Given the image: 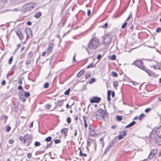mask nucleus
I'll use <instances>...</instances> for the list:
<instances>
[{
  "label": "nucleus",
  "mask_w": 161,
  "mask_h": 161,
  "mask_svg": "<svg viewBox=\"0 0 161 161\" xmlns=\"http://www.w3.org/2000/svg\"><path fill=\"white\" fill-rule=\"evenodd\" d=\"M52 144V142H51L49 143H47V146L46 148L47 149L48 148L51 147Z\"/></svg>",
  "instance_id": "473e14b6"
},
{
  "label": "nucleus",
  "mask_w": 161,
  "mask_h": 161,
  "mask_svg": "<svg viewBox=\"0 0 161 161\" xmlns=\"http://www.w3.org/2000/svg\"><path fill=\"white\" fill-rule=\"evenodd\" d=\"M113 38V36L110 34L105 35L103 36V42L104 44L105 45H107L109 44Z\"/></svg>",
  "instance_id": "20e7f679"
},
{
  "label": "nucleus",
  "mask_w": 161,
  "mask_h": 161,
  "mask_svg": "<svg viewBox=\"0 0 161 161\" xmlns=\"http://www.w3.org/2000/svg\"><path fill=\"white\" fill-rule=\"evenodd\" d=\"M112 91H108L107 93V100L108 101H111L110 96L111 94Z\"/></svg>",
  "instance_id": "aec40b11"
},
{
  "label": "nucleus",
  "mask_w": 161,
  "mask_h": 161,
  "mask_svg": "<svg viewBox=\"0 0 161 161\" xmlns=\"http://www.w3.org/2000/svg\"><path fill=\"white\" fill-rule=\"evenodd\" d=\"M54 40L53 39L49 43V46L53 48V46H54Z\"/></svg>",
  "instance_id": "5701e85b"
},
{
  "label": "nucleus",
  "mask_w": 161,
  "mask_h": 161,
  "mask_svg": "<svg viewBox=\"0 0 161 161\" xmlns=\"http://www.w3.org/2000/svg\"><path fill=\"white\" fill-rule=\"evenodd\" d=\"M144 116H145L144 114H142L139 116L138 118V119L139 120H141L143 119V118L144 117Z\"/></svg>",
  "instance_id": "7c9ffc66"
},
{
  "label": "nucleus",
  "mask_w": 161,
  "mask_h": 161,
  "mask_svg": "<svg viewBox=\"0 0 161 161\" xmlns=\"http://www.w3.org/2000/svg\"><path fill=\"white\" fill-rule=\"evenodd\" d=\"M19 10V9L18 8H14V9L11 10V11H18Z\"/></svg>",
  "instance_id": "680f3d73"
},
{
  "label": "nucleus",
  "mask_w": 161,
  "mask_h": 161,
  "mask_svg": "<svg viewBox=\"0 0 161 161\" xmlns=\"http://www.w3.org/2000/svg\"><path fill=\"white\" fill-rule=\"evenodd\" d=\"M114 86H116L118 85V82L117 81L114 82Z\"/></svg>",
  "instance_id": "bf43d9fd"
},
{
  "label": "nucleus",
  "mask_w": 161,
  "mask_h": 161,
  "mask_svg": "<svg viewBox=\"0 0 161 161\" xmlns=\"http://www.w3.org/2000/svg\"><path fill=\"white\" fill-rule=\"evenodd\" d=\"M70 91H65L64 94L66 95H68L69 94Z\"/></svg>",
  "instance_id": "338daca9"
},
{
  "label": "nucleus",
  "mask_w": 161,
  "mask_h": 161,
  "mask_svg": "<svg viewBox=\"0 0 161 161\" xmlns=\"http://www.w3.org/2000/svg\"><path fill=\"white\" fill-rule=\"evenodd\" d=\"M101 100V99L99 97L93 96L92 97V99L90 100V102L92 103H99Z\"/></svg>",
  "instance_id": "1a4fd4ad"
},
{
  "label": "nucleus",
  "mask_w": 161,
  "mask_h": 161,
  "mask_svg": "<svg viewBox=\"0 0 161 161\" xmlns=\"http://www.w3.org/2000/svg\"><path fill=\"white\" fill-rule=\"evenodd\" d=\"M35 6V4L33 2L27 3L24 6V11L25 12L33 11L34 10V8Z\"/></svg>",
  "instance_id": "7ed1b4c3"
},
{
  "label": "nucleus",
  "mask_w": 161,
  "mask_h": 161,
  "mask_svg": "<svg viewBox=\"0 0 161 161\" xmlns=\"http://www.w3.org/2000/svg\"><path fill=\"white\" fill-rule=\"evenodd\" d=\"M84 71L83 70H81L77 74V77H80L81 75L84 73Z\"/></svg>",
  "instance_id": "b1692460"
},
{
  "label": "nucleus",
  "mask_w": 161,
  "mask_h": 161,
  "mask_svg": "<svg viewBox=\"0 0 161 161\" xmlns=\"http://www.w3.org/2000/svg\"><path fill=\"white\" fill-rule=\"evenodd\" d=\"M136 124V122L135 121H133L131 122L130 124L127 125L126 126H125V128H129L130 127H131L132 126Z\"/></svg>",
  "instance_id": "f3484780"
},
{
  "label": "nucleus",
  "mask_w": 161,
  "mask_h": 161,
  "mask_svg": "<svg viewBox=\"0 0 161 161\" xmlns=\"http://www.w3.org/2000/svg\"><path fill=\"white\" fill-rule=\"evenodd\" d=\"M71 118H70V117H68L67 119V122L69 124V123H71Z\"/></svg>",
  "instance_id": "3c124183"
},
{
  "label": "nucleus",
  "mask_w": 161,
  "mask_h": 161,
  "mask_svg": "<svg viewBox=\"0 0 161 161\" xmlns=\"http://www.w3.org/2000/svg\"><path fill=\"white\" fill-rule=\"evenodd\" d=\"M30 93L29 92L25 91H20L19 93V98L22 102H25L26 100V98L30 96Z\"/></svg>",
  "instance_id": "f03ea898"
},
{
  "label": "nucleus",
  "mask_w": 161,
  "mask_h": 161,
  "mask_svg": "<svg viewBox=\"0 0 161 161\" xmlns=\"http://www.w3.org/2000/svg\"><path fill=\"white\" fill-rule=\"evenodd\" d=\"M112 75L114 77H116L118 75L115 72H112Z\"/></svg>",
  "instance_id": "c03bdc74"
},
{
  "label": "nucleus",
  "mask_w": 161,
  "mask_h": 161,
  "mask_svg": "<svg viewBox=\"0 0 161 161\" xmlns=\"http://www.w3.org/2000/svg\"><path fill=\"white\" fill-rule=\"evenodd\" d=\"M158 100L160 101H161V95H160L158 98Z\"/></svg>",
  "instance_id": "774afa93"
},
{
  "label": "nucleus",
  "mask_w": 161,
  "mask_h": 161,
  "mask_svg": "<svg viewBox=\"0 0 161 161\" xmlns=\"http://www.w3.org/2000/svg\"><path fill=\"white\" fill-rule=\"evenodd\" d=\"M61 142V141L60 139H56L54 140V143L56 144L59 143Z\"/></svg>",
  "instance_id": "58836bf2"
},
{
  "label": "nucleus",
  "mask_w": 161,
  "mask_h": 161,
  "mask_svg": "<svg viewBox=\"0 0 161 161\" xmlns=\"http://www.w3.org/2000/svg\"><path fill=\"white\" fill-rule=\"evenodd\" d=\"M32 142V138H31L30 140H29L27 142L26 144L27 146H29L31 143Z\"/></svg>",
  "instance_id": "c85d7f7f"
},
{
  "label": "nucleus",
  "mask_w": 161,
  "mask_h": 161,
  "mask_svg": "<svg viewBox=\"0 0 161 161\" xmlns=\"http://www.w3.org/2000/svg\"><path fill=\"white\" fill-rule=\"evenodd\" d=\"M6 84V81L5 80H3L2 82V85L3 86L4 85Z\"/></svg>",
  "instance_id": "0e129e2a"
},
{
  "label": "nucleus",
  "mask_w": 161,
  "mask_h": 161,
  "mask_svg": "<svg viewBox=\"0 0 161 161\" xmlns=\"http://www.w3.org/2000/svg\"><path fill=\"white\" fill-rule=\"evenodd\" d=\"M111 147V145H110L109 146L107 147L106 149L105 150L104 152V154H105L109 150V148Z\"/></svg>",
  "instance_id": "a878e982"
},
{
  "label": "nucleus",
  "mask_w": 161,
  "mask_h": 161,
  "mask_svg": "<svg viewBox=\"0 0 161 161\" xmlns=\"http://www.w3.org/2000/svg\"><path fill=\"white\" fill-rule=\"evenodd\" d=\"M95 64L93 63H91L89 65H88L87 67V69L93 68L95 66Z\"/></svg>",
  "instance_id": "c756f323"
},
{
  "label": "nucleus",
  "mask_w": 161,
  "mask_h": 161,
  "mask_svg": "<svg viewBox=\"0 0 161 161\" xmlns=\"http://www.w3.org/2000/svg\"><path fill=\"white\" fill-rule=\"evenodd\" d=\"M41 14H42L40 12H37V13H36V14L34 15V16H35V17L37 18H39L41 16Z\"/></svg>",
  "instance_id": "4be33fe9"
},
{
  "label": "nucleus",
  "mask_w": 161,
  "mask_h": 161,
  "mask_svg": "<svg viewBox=\"0 0 161 161\" xmlns=\"http://www.w3.org/2000/svg\"><path fill=\"white\" fill-rule=\"evenodd\" d=\"M89 132L90 133V135L91 136L95 137V136H97V134L95 132L94 129H92L91 130H89Z\"/></svg>",
  "instance_id": "2eb2a0df"
},
{
  "label": "nucleus",
  "mask_w": 161,
  "mask_h": 161,
  "mask_svg": "<svg viewBox=\"0 0 161 161\" xmlns=\"http://www.w3.org/2000/svg\"><path fill=\"white\" fill-rule=\"evenodd\" d=\"M100 45L99 39L97 38L92 39L88 44V47L91 49H95Z\"/></svg>",
  "instance_id": "f257e3e1"
},
{
  "label": "nucleus",
  "mask_w": 161,
  "mask_h": 161,
  "mask_svg": "<svg viewBox=\"0 0 161 161\" xmlns=\"http://www.w3.org/2000/svg\"><path fill=\"white\" fill-rule=\"evenodd\" d=\"M111 94L112 95V97H114L115 96V93L114 91H112Z\"/></svg>",
  "instance_id": "13d9d810"
},
{
  "label": "nucleus",
  "mask_w": 161,
  "mask_h": 161,
  "mask_svg": "<svg viewBox=\"0 0 161 161\" xmlns=\"http://www.w3.org/2000/svg\"><path fill=\"white\" fill-rule=\"evenodd\" d=\"M31 138L30 137L28 134H26L24 136H20L19 137V140L20 141L23 142V144H25Z\"/></svg>",
  "instance_id": "39448f33"
},
{
  "label": "nucleus",
  "mask_w": 161,
  "mask_h": 161,
  "mask_svg": "<svg viewBox=\"0 0 161 161\" xmlns=\"http://www.w3.org/2000/svg\"><path fill=\"white\" fill-rule=\"evenodd\" d=\"M91 14V11L89 9L87 11V15L89 16Z\"/></svg>",
  "instance_id": "e2e57ef3"
},
{
  "label": "nucleus",
  "mask_w": 161,
  "mask_h": 161,
  "mask_svg": "<svg viewBox=\"0 0 161 161\" xmlns=\"http://www.w3.org/2000/svg\"><path fill=\"white\" fill-rule=\"evenodd\" d=\"M83 119L84 124L85 123H86L87 122H86V116L85 115H83Z\"/></svg>",
  "instance_id": "ea45409f"
},
{
  "label": "nucleus",
  "mask_w": 161,
  "mask_h": 161,
  "mask_svg": "<svg viewBox=\"0 0 161 161\" xmlns=\"http://www.w3.org/2000/svg\"><path fill=\"white\" fill-rule=\"evenodd\" d=\"M41 145V143L39 142H36L34 143V146L35 147H38Z\"/></svg>",
  "instance_id": "f704fd0d"
},
{
  "label": "nucleus",
  "mask_w": 161,
  "mask_h": 161,
  "mask_svg": "<svg viewBox=\"0 0 161 161\" xmlns=\"http://www.w3.org/2000/svg\"><path fill=\"white\" fill-rule=\"evenodd\" d=\"M96 81V79L94 78H92L89 82V83L90 84Z\"/></svg>",
  "instance_id": "e433bc0d"
},
{
  "label": "nucleus",
  "mask_w": 161,
  "mask_h": 161,
  "mask_svg": "<svg viewBox=\"0 0 161 161\" xmlns=\"http://www.w3.org/2000/svg\"><path fill=\"white\" fill-rule=\"evenodd\" d=\"M101 58V55L100 54H99L98 55L97 57V58L98 60H99Z\"/></svg>",
  "instance_id": "052dcab7"
},
{
  "label": "nucleus",
  "mask_w": 161,
  "mask_h": 161,
  "mask_svg": "<svg viewBox=\"0 0 161 161\" xmlns=\"http://www.w3.org/2000/svg\"><path fill=\"white\" fill-rule=\"evenodd\" d=\"M52 138L51 136H48L45 139V141L46 142H49L51 141L52 140Z\"/></svg>",
  "instance_id": "cd10ccee"
},
{
  "label": "nucleus",
  "mask_w": 161,
  "mask_h": 161,
  "mask_svg": "<svg viewBox=\"0 0 161 161\" xmlns=\"http://www.w3.org/2000/svg\"><path fill=\"white\" fill-rule=\"evenodd\" d=\"M116 56L115 55H112L110 58V59L112 60H115L116 59Z\"/></svg>",
  "instance_id": "a18cd8bd"
},
{
  "label": "nucleus",
  "mask_w": 161,
  "mask_h": 161,
  "mask_svg": "<svg viewBox=\"0 0 161 161\" xmlns=\"http://www.w3.org/2000/svg\"><path fill=\"white\" fill-rule=\"evenodd\" d=\"M89 129L90 130H91L94 129V128L93 127V126L90 125H89Z\"/></svg>",
  "instance_id": "69168bd1"
},
{
  "label": "nucleus",
  "mask_w": 161,
  "mask_h": 161,
  "mask_svg": "<svg viewBox=\"0 0 161 161\" xmlns=\"http://www.w3.org/2000/svg\"><path fill=\"white\" fill-rule=\"evenodd\" d=\"M53 47L49 46V47L47 49V53L48 54L52 52L53 50Z\"/></svg>",
  "instance_id": "393cba45"
},
{
  "label": "nucleus",
  "mask_w": 161,
  "mask_h": 161,
  "mask_svg": "<svg viewBox=\"0 0 161 161\" xmlns=\"http://www.w3.org/2000/svg\"><path fill=\"white\" fill-rule=\"evenodd\" d=\"M156 134L158 137H161V125L156 128Z\"/></svg>",
  "instance_id": "9b49d317"
},
{
  "label": "nucleus",
  "mask_w": 161,
  "mask_h": 161,
  "mask_svg": "<svg viewBox=\"0 0 161 161\" xmlns=\"http://www.w3.org/2000/svg\"><path fill=\"white\" fill-rule=\"evenodd\" d=\"M49 85V83L48 82H46L44 85L43 86L45 88H47L48 87Z\"/></svg>",
  "instance_id": "37998d69"
},
{
  "label": "nucleus",
  "mask_w": 161,
  "mask_h": 161,
  "mask_svg": "<svg viewBox=\"0 0 161 161\" xmlns=\"http://www.w3.org/2000/svg\"><path fill=\"white\" fill-rule=\"evenodd\" d=\"M27 156L29 158H30L32 156V153H28L27 154Z\"/></svg>",
  "instance_id": "5fc2aeb1"
},
{
  "label": "nucleus",
  "mask_w": 161,
  "mask_h": 161,
  "mask_svg": "<svg viewBox=\"0 0 161 161\" xmlns=\"http://www.w3.org/2000/svg\"><path fill=\"white\" fill-rule=\"evenodd\" d=\"M13 60V57H12L9 59V60L8 61V64H11Z\"/></svg>",
  "instance_id": "de8ad7c7"
},
{
  "label": "nucleus",
  "mask_w": 161,
  "mask_h": 161,
  "mask_svg": "<svg viewBox=\"0 0 161 161\" xmlns=\"http://www.w3.org/2000/svg\"><path fill=\"white\" fill-rule=\"evenodd\" d=\"M68 128H64L61 130V132L62 134H64V136H67V133L68 132Z\"/></svg>",
  "instance_id": "f8f14e48"
},
{
  "label": "nucleus",
  "mask_w": 161,
  "mask_h": 161,
  "mask_svg": "<svg viewBox=\"0 0 161 161\" xmlns=\"http://www.w3.org/2000/svg\"><path fill=\"white\" fill-rule=\"evenodd\" d=\"M143 70L145 71L150 76H152V72L149 69H147L146 68V69Z\"/></svg>",
  "instance_id": "bb28decb"
},
{
  "label": "nucleus",
  "mask_w": 161,
  "mask_h": 161,
  "mask_svg": "<svg viewBox=\"0 0 161 161\" xmlns=\"http://www.w3.org/2000/svg\"><path fill=\"white\" fill-rule=\"evenodd\" d=\"M17 36L19 37V39L21 40L23 39L24 37L22 34L21 32L20 31H18L16 32Z\"/></svg>",
  "instance_id": "ddd939ff"
},
{
  "label": "nucleus",
  "mask_w": 161,
  "mask_h": 161,
  "mask_svg": "<svg viewBox=\"0 0 161 161\" xmlns=\"http://www.w3.org/2000/svg\"><path fill=\"white\" fill-rule=\"evenodd\" d=\"M151 110V108H147L145 110V111L146 113H147L149 112Z\"/></svg>",
  "instance_id": "603ef678"
},
{
  "label": "nucleus",
  "mask_w": 161,
  "mask_h": 161,
  "mask_svg": "<svg viewBox=\"0 0 161 161\" xmlns=\"http://www.w3.org/2000/svg\"><path fill=\"white\" fill-rule=\"evenodd\" d=\"M116 119L117 120L120 121L122 119V118L121 116H117L116 117Z\"/></svg>",
  "instance_id": "49530a36"
},
{
  "label": "nucleus",
  "mask_w": 161,
  "mask_h": 161,
  "mask_svg": "<svg viewBox=\"0 0 161 161\" xmlns=\"http://www.w3.org/2000/svg\"><path fill=\"white\" fill-rule=\"evenodd\" d=\"M93 140V139H92L90 138H87V146L89 147L91 145V143H92Z\"/></svg>",
  "instance_id": "a211bd4d"
},
{
  "label": "nucleus",
  "mask_w": 161,
  "mask_h": 161,
  "mask_svg": "<svg viewBox=\"0 0 161 161\" xmlns=\"http://www.w3.org/2000/svg\"><path fill=\"white\" fill-rule=\"evenodd\" d=\"M158 152V150L156 149H152L149 153L148 158L149 159H151Z\"/></svg>",
  "instance_id": "9d476101"
},
{
  "label": "nucleus",
  "mask_w": 161,
  "mask_h": 161,
  "mask_svg": "<svg viewBox=\"0 0 161 161\" xmlns=\"http://www.w3.org/2000/svg\"><path fill=\"white\" fill-rule=\"evenodd\" d=\"M127 22L125 21L124 23L121 26L122 28L124 29L125 28L126 26L127 25Z\"/></svg>",
  "instance_id": "79ce46f5"
},
{
  "label": "nucleus",
  "mask_w": 161,
  "mask_h": 161,
  "mask_svg": "<svg viewBox=\"0 0 161 161\" xmlns=\"http://www.w3.org/2000/svg\"><path fill=\"white\" fill-rule=\"evenodd\" d=\"M156 31L157 32H160V31H161V28H158L156 29Z\"/></svg>",
  "instance_id": "4d7b16f0"
},
{
  "label": "nucleus",
  "mask_w": 161,
  "mask_h": 161,
  "mask_svg": "<svg viewBox=\"0 0 161 161\" xmlns=\"http://www.w3.org/2000/svg\"><path fill=\"white\" fill-rule=\"evenodd\" d=\"M133 85L134 86H137V87L138 88H140V87L141 86V85H140L139 84H138L137 82H134V81H131V82Z\"/></svg>",
  "instance_id": "412c9836"
},
{
  "label": "nucleus",
  "mask_w": 161,
  "mask_h": 161,
  "mask_svg": "<svg viewBox=\"0 0 161 161\" xmlns=\"http://www.w3.org/2000/svg\"><path fill=\"white\" fill-rule=\"evenodd\" d=\"M133 64L142 70H145L146 69V68L143 66L142 62L140 60L136 61L134 62Z\"/></svg>",
  "instance_id": "423d86ee"
},
{
  "label": "nucleus",
  "mask_w": 161,
  "mask_h": 161,
  "mask_svg": "<svg viewBox=\"0 0 161 161\" xmlns=\"http://www.w3.org/2000/svg\"><path fill=\"white\" fill-rule=\"evenodd\" d=\"M51 107V105L50 104H47L45 106V107L46 109L48 110H49L50 109Z\"/></svg>",
  "instance_id": "72a5a7b5"
},
{
  "label": "nucleus",
  "mask_w": 161,
  "mask_h": 161,
  "mask_svg": "<svg viewBox=\"0 0 161 161\" xmlns=\"http://www.w3.org/2000/svg\"><path fill=\"white\" fill-rule=\"evenodd\" d=\"M157 69H161V64L157 63Z\"/></svg>",
  "instance_id": "c9c22d12"
},
{
  "label": "nucleus",
  "mask_w": 161,
  "mask_h": 161,
  "mask_svg": "<svg viewBox=\"0 0 161 161\" xmlns=\"http://www.w3.org/2000/svg\"><path fill=\"white\" fill-rule=\"evenodd\" d=\"M98 112L100 114L103 115L102 116V117L103 119L104 118V116L105 117H108V114L107 113V111L103 110L102 108H101L99 109L98 110Z\"/></svg>",
  "instance_id": "6e6552de"
},
{
  "label": "nucleus",
  "mask_w": 161,
  "mask_h": 161,
  "mask_svg": "<svg viewBox=\"0 0 161 161\" xmlns=\"http://www.w3.org/2000/svg\"><path fill=\"white\" fill-rule=\"evenodd\" d=\"M108 25V23H106L103 26H102V27L104 28H106L107 27Z\"/></svg>",
  "instance_id": "6e6d98bb"
},
{
  "label": "nucleus",
  "mask_w": 161,
  "mask_h": 161,
  "mask_svg": "<svg viewBox=\"0 0 161 161\" xmlns=\"http://www.w3.org/2000/svg\"><path fill=\"white\" fill-rule=\"evenodd\" d=\"M25 32L27 35L29 36V35H30L31 36L32 33L31 30L29 28H27L25 29Z\"/></svg>",
  "instance_id": "6ab92c4d"
},
{
  "label": "nucleus",
  "mask_w": 161,
  "mask_h": 161,
  "mask_svg": "<svg viewBox=\"0 0 161 161\" xmlns=\"http://www.w3.org/2000/svg\"><path fill=\"white\" fill-rule=\"evenodd\" d=\"M122 133H123L122 135H120L119 136L118 138L119 140H120L123 138L124 137V136H125L126 135V131L125 130H123Z\"/></svg>",
  "instance_id": "dca6fc26"
},
{
  "label": "nucleus",
  "mask_w": 161,
  "mask_h": 161,
  "mask_svg": "<svg viewBox=\"0 0 161 161\" xmlns=\"http://www.w3.org/2000/svg\"><path fill=\"white\" fill-rule=\"evenodd\" d=\"M155 142L157 144L161 145V137L158 136Z\"/></svg>",
  "instance_id": "4468645a"
},
{
  "label": "nucleus",
  "mask_w": 161,
  "mask_h": 161,
  "mask_svg": "<svg viewBox=\"0 0 161 161\" xmlns=\"http://www.w3.org/2000/svg\"><path fill=\"white\" fill-rule=\"evenodd\" d=\"M91 76V73H88L86 75L85 78L86 79H88L89 77H90Z\"/></svg>",
  "instance_id": "8fccbe9b"
},
{
  "label": "nucleus",
  "mask_w": 161,
  "mask_h": 161,
  "mask_svg": "<svg viewBox=\"0 0 161 161\" xmlns=\"http://www.w3.org/2000/svg\"><path fill=\"white\" fill-rule=\"evenodd\" d=\"M14 142V140L13 139H10L8 141V143L10 144H13Z\"/></svg>",
  "instance_id": "09e8293b"
},
{
  "label": "nucleus",
  "mask_w": 161,
  "mask_h": 161,
  "mask_svg": "<svg viewBox=\"0 0 161 161\" xmlns=\"http://www.w3.org/2000/svg\"><path fill=\"white\" fill-rule=\"evenodd\" d=\"M2 119H5V122L7 121V120L8 119V117L6 116L5 115H3L2 116Z\"/></svg>",
  "instance_id": "4c0bfd02"
},
{
  "label": "nucleus",
  "mask_w": 161,
  "mask_h": 161,
  "mask_svg": "<svg viewBox=\"0 0 161 161\" xmlns=\"http://www.w3.org/2000/svg\"><path fill=\"white\" fill-rule=\"evenodd\" d=\"M11 129V127L10 126H6V131L7 132H9Z\"/></svg>",
  "instance_id": "a19ab883"
},
{
  "label": "nucleus",
  "mask_w": 161,
  "mask_h": 161,
  "mask_svg": "<svg viewBox=\"0 0 161 161\" xmlns=\"http://www.w3.org/2000/svg\"><path fill=\"white\" fill-rule=\"evenodd\" d=\"M157 135L153 132H152L150 133V134L149 136V141L150 142H152L153 141H155V140L157 137Z\"/></svg>",
  "instance_id": "0eeeda50"
},
{
  "label": "nucleus",
  "mask_w": 161,
  "mask_h": 161,
  "mask_svg": "<svg viewBox=\"0 0 161 161\" xmlns=\"http://www.w3.org/2000/svg\"><path fill=\"white\" fill-rule=\"evenodd\" d=\"M79 155L80 156H84L86 157L87 156V154L86 153H82L81 152V150L80 151Z\"/></svg>",
  "instance_id": "2f4dec72"
},
{
  "label": "nucleus",
  "mask_w": 161,
  "mask_h": 161,
  "mask_svg": "<svg viewBox=\"0 0 161 161\" xmlns=\"http://www.w3.org/2000/svg\"><path fill=\"white\" fill-rule=\"evenodd\" d=\"M131 16H132V14H129V16H128V17L125 20V21H126V22L128 21L130 19V18L131 17Z\"/></svg>",
  "instance_id": "864d4df0"
}]
</instances>
